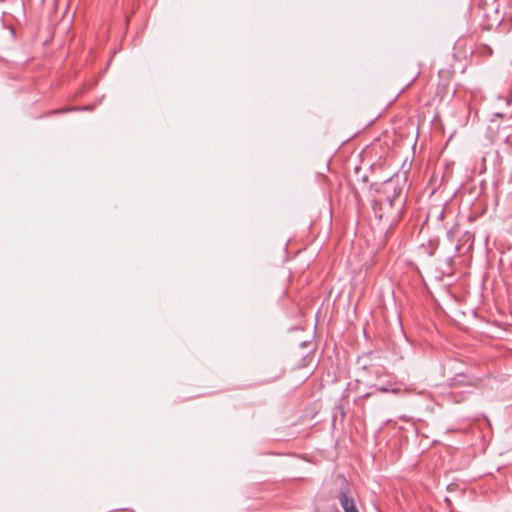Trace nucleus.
Wrapping results in <instances>:
<instances>
[{
  "mask_svg": "<svg viewBox=\"0 0 512 512\" xmlns=\"http://www.w3.org/2000/svg\"><path fill=\"white\" fill-rule=\"evenodd\" d=\"M82 109H83V110H91V109H92V107L88 105V106H84Z\"/></svg>",
  "mask_w": 512,
  "mask_h": 512,
  "instance_id": "nucleus-3",
  "label": "nucleus"
},
{
  "mask_svg": "<svg viewBox=\"0 0 512 512\" xmlns=\"http://www.w3.org/2000/svg\"><path fill=\"white\" fill-rule=\"evenodd\" d=\"M395 196H396V192L394 193V196H393V197H391V196H387V201H388V203H389V206H392V204H393V199L395 198Z\"/></svg>",
  "mask_w": 512,
  "mask_h": 512,
  "instance_id": "nucleus-2",
  "label": "nucleus"
},
{
  "mask_svg": "<svg viewBox=\"0 0 512 512\" xmlns=\"http://www.w3.org/2000/svg\"><path fill=\"white\" fill-rule=\"evenodd\" d=\"M342 486L339 493V501L344 512H359L354 499L349 495L350 487L345 478H341Z\"/></svg>",
  "mask_w": 512,
  "mask_h": 512,
  "instance_id": "nucleus-1",
  "label": "nucleus"
}]
</instances>
